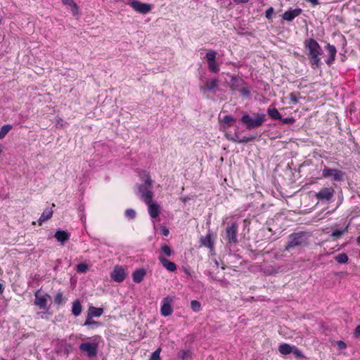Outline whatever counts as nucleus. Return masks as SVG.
<instances>
[{"mask_svg":"<svg viewBox=\"0 0 360 360\" xmlns=\"http://www.w3.org/2000/svg\"><path fill=\"white\" fill-rule=\"evenodd\" d=\"M274 8L271 6L266 9V11H265V16L268 20L272 19V15L274 13Z\"/></svg>","mask_w":360,"mask_h":360,"instance_id":"44","label":"nucleus"},{"mask_svg":"<svg viewBox=\"0 0 360 360\" xmlns=\"http://www.w3.org/2000/svg\"><path fill=\"white\" fill-rule=\"evenodd\" d=\"M348 231V226H347L345 228H344L343 229H337V230H335L334 231L332 232L331 233V236L335 239V240H337L340 238H341V236L346 232H347Z\"/></svg>","mask_w":360,"mask_h":360,"instance_id":"29","label":"nucleus"},{"mask_svg":"<svg viewBox=\"0 0 360 360\" xmlns=\"http://www.w3.org/2000/svg\"><path fill=\"white\" fill-rule=\"evenodd\" d=\"M135 11L146 14L152 10V5L146 3H143L139 0H130L128 4Z\"/></svg>","mask_w":360,"mask_h":360,"instance_id":"7","label":"nucleus"},{"mask_svg":"<svg viewBox=\"0 0 360 360\" xmlns=\"http://www.w3.org/2000/svg\"><path fill=\"white\" fill-rule=\"evenodd\" d=\"M53 215V210L51 208H46L44 210L43 213L41 214V217L39 219V224L41 225L43 222L47 221L48 219H51Z\"/></svg>","mask_w":360,"mask_h":360,"instance_id":"23","label":"nucleus"},{"mask_svg":"<svg viewBox=\"0 0 360 360\" xmlns=\"http://www.w3.org/2000/svg\"><path fill=\"white\" fill-rule=\"evenodd\" d=\"M200 244L208 248L211 251L214 250V241L210 233H207L205 237L200 238Z\"/></svg>","mask_w":360,"mask_h":360,"instance_id":"19","label":"nucleus"},{"mask_svg":"<svg viewBox=\"0 0 360 360\" xmlns=\"http://www.w3.org/2000/svg\"><path fill=\"white\" fill-rule=\"evenodd\" d=\"M293 346H290L287 343H283L279 345L278 351L281 354L287 355L290 354L292 352Z\"/></svg>","mask_w":360,"mask_h":360,"instance_id":"27","label":"nucleus"},{"mask_svg":"<svg viewBox=\"0 0 360 360\" xmlns=\"http://www.w3.org/2000/svg\"><path fill=\"white\" fill-rule=\"evenodd\" d=\"M146 275V271L144 269H136L132 274L133 281L136 283H139L143 280Z\"/></svg>","mask_w":360,"mask_h":360,"instance_id":"18","label":"nucleus"},{"mask_svg":"<svg viewBox=\"0 0 360 360\" xmlns=\"http://www.w3.org/2000/svg\"><path fill=\"white\" fill-rule=\"evenodd\" d=\"M334 193L335 191L333 188H323L316 194V197L319 200L328 201L333 198Z\"/></svg>","mask_w":360,"mask_h":360,"instance_id":"14","label":"nucleus"},{"mask_svg":"<svg viewBox=\"0 0 360 360\" xmlns=\"http://www.w3.org/2000/svg\"><path fill=\"white\" fill-rule=\"evenodd\" d=\"M191 307L193 311L198 312L200 310L201 304L197 300H192L191 302Z\"/></svg>","mask_w":360,"mask_h":360,"instance_id":"37","label":"nucleus"},{"mask_svg":"<svg viewBox=\"0 0 360 360\" xmlns=\"http://www.w3.org/2000/svg\"><path fill=\"white\" fill-rule=\"evenodd\" d=\"M356 242H357V244L358 245H360V236H358L357 239H356Z\"/></svg>","mask_w":360,"mask_h":360,"instance_id":"54","label":"nucleus"},{"mask_svg":"<svg viewBox=\"0 0 360 360\" xmlns=\"http://www.w3.org/2000/svg\"><path fill=\"white\" fill-rule=\"evenodd\" d=\"M92 342H82L79 345V348L81 352L86 353L88 357L94 358L97 355L98 349V342L101 337L98 335L94 336L90 338Z\"/></svg>","mask_w":360,"mask_h":360,"instance_id":"3","label":"nucleus"},{"mask_svg":"<svg viewBox=\"0 0 360 360\" xmlns=\"http://www.w3.org/2000/svg\"><path fill=\"white\" fill-rule=\"evenodd\" d=\"M139 177H140L141 181H144V184L143 185L146 184L149 187H152L153 180L150 178L149 172H148L146 170H142L139 173Z\"/></svg>","mask_w":360,"mask_h":360,"instance_id":"22","label":"nucleus"},{"mask_svg":"<svg viewBox=\"0 0 360 360\" xmlns=\"http://www.w3.org/2000/svg\"><path fill=\"white\" fill-rule=\"evenodd\" d=\"M337 345L340 349H345L347 347V345L343 341H338Z\"/></svg>","mask_w":360,"mask_h":360,"instance_id":"46","label":"nucleus"},{"mask_svg":"<svg viewBox=\"0 0 360 360\" xmlns=\"http://www.w3.org/2000/svg\"><path fill=\"white\" fill-rule=\"evenodd\" d=\"M302 13V10L300 8H290L288 11H286L282 15V18L288 22L292 21L296 17L301 15Z\"/></svg>","mask_w":360,"mask_h":360,"instance_id":"15","label":"nucleus"},{"mask_svg":"<svg viewBox=\"0 0 360 360\" xmlns=\"http://www.w3.org/2000/svg\"><path fill=\"white\" fill-rule=\"evenodd\" d=\"M12 127L11 124H5L2 126L0 129V139H4L10 130H11Z\"/></svg>","mask_w":360,"mask_h":360,"instance_id":"30","label":"nucleus"},{"mask_svg":"<svg viewBox=\"0 0 360 360\" xmlns=\"http://www.w3.org/2000/svg\"><path fill=\"white\" fill-rule=\"evenodd\" d=\"M82 307L79 300H76L72 302V313L74 316H78L82 312Z\"/></svg>","mask_w":360,"mask_h":360,"instance_id":"24","label":"nucleus"},{"mask_svg":"<svg viewBox=\"0 0 360 360\" xmlns=\"http://www.w3.org/2000/svg\"><path fill=\"white\" fill-rule=\"evenodd\" d=\"M222 122L226 124L229 127H231L234 125L236 119L231 115H226L223 117Z\"/></svg>","mask_w":360,"mask_h":360,"instance_id":"35","label":"nucleus"},{"mask_svg":"<svg viewBox=\"0 0 360 360\" xmlns=\"http://www.w3.org/2000/svg\"><path fill=\"white\" fill-rule=\"evenodd\" d=\"M127 273L122 266H116L110 274L111 278L117 283H122L126 278Z\"/></svg>","mask_w":360,"mask_h":360,"instance_id":"11","label":"nucleus"},{"mask_svg":"<svg viewBox=\"0 0 360 360\" xmlns=\"http://www.w3.org/2000/svg\"><path fill=\"white\" fill-rule=\"evenodd\" d=\"M343 172L337 169H330L324 166L322 172L323 177L328 178L330 176L333 177L334 181H341L343 178Z\"/></svg>","mask_w":360,"mask_h":360,"instance_id":"9","label":"nucleus"},{"mask_svg":"<svg viewBox=\"0 0 360 360\" xmlns=\"http://www.w3.org/2000/svg\"><path fill=\"white\" fill-rule=\"evenodd\" d=\"M64 301V297L61 292H58L54 299V302L56 304H60Z\"/></svg>","mask_w":360,"mask_h":360,"instance_id":"39","label":"nucleus"},{"mask_svg":"<svg viewBox=\"0 0 360 360\" xmlns=\"http://www.w3.org/2000/svg\"><path fill=\"white\" fill-rule=\"evenodd\" d=\"M231 84L233 88H239L238 90H247L246 87L243 86V79L240 77L233 76L231 77Z\"/></svg>","mask_w":360,"mask_h":360,"instance_id":"20","label":"nucleus"},{"mask_svg":"<svg viewBox=\"0 0 360 360\" xmlns=\"http://www.w3.org/2000/svg\"><path fill=\"white\" fill-rule=\"evenodd\" d=\"M218 81L217 79H212L207 83L209 90L214 89L217 86Z\"/></svg>","mask_w":360,"mask_h":360,"instance_id":"42","label":"nucleus"},{"mask_svg":"<svg viewBox=\"0 0 360 360\" xmlns=\"http://www.w3.org/2000/svg\"><path fill=\"white\" fill-rule=\"evenodd\" d=\"M304 47L307 51V56L312 69L321 68V56L323 51L319 43L312 38L307 39L304 41Z\"/></svg>","mask_w":360,"mask_h":360,"instance_id":"1","label":"nucleus"},{"mask_svg":"<svg viewBox=\"0 0 360 360\" xmlns=\"http://www.w3.org/2000/svg\"><path fill=\"white\" fill-rule=\"evenodd\" d=\"M226 138L229 140V139L233 138L231 136L226 135Z\"/></svg>","mask_w":360,"mask_h":360,"instance_id":"56","label":"nucleus"},{"mask_svg":"<svg viewBox=\"0 0 360 360\" xmlns=\"http://www.w3.org/2000/svg\"><path fill=\"white\" fill-rule=\"evenodd\" d=\"M325 49L328 55L325 62L328 66H330L335 60L337 49L334 45L330 44H326V46H325Z\"/></svg>","mask_w":360,"mask_h":360,"instance_id":"13","label":"nucleus"},{"mask_svg":"<svg viewBox=\"0 0 360 360\" xmlns=\"http://www.w3.org/2000/svg\"><path fill=\"white\" fill-rule=\"evenodd\" d=\"M240 139H241L239 138L238 136H236V138L229 139V140H231L233 142H236V143H238L236 141H240Z\"/></svg>","mask_w":360,"mask_h":360,"instance_id":"50","label":"nucleus"},{"mask_svg":"<svg viewBox=\"0 0 360 360\" xmlns=\"http://www.w3.org/2000/svg\"><path fill=\"white\" fill-rule=\"evenodd\" d=\"M291 353H293V354L297 358H304V357L302 352L295 346H293L292 352Z\"/></svg>","mask_w":360,"mask_h":360,"instance_id":"40","label":"nucleus"},{"mask_svg":"<svg viewBox=\"0 0 360 360\" xmlns=\"http://www.w3.org/2000/svg\"><path fill=\"white\" fill-rule=\"evenodd\" d=\"M174 301V298L170 296L165 297L162 300V304L161 306L160 312L163 316H168L173 312L172 307V303Z\"/></svg>","mask_w":360,"mask_h":360,"instance_id":"10","label":"nucleus"},{"mask_svg":"<svg viewBox=\"0 0 360 360\" xmlns=\"http://www.w3.org/2000/svg\"><path fill=\"white\" fill-rule=\"evenodd\" d=\"M84 326H92L98 327V326H101V323L98 322V321H96L93 320L91 317H89L87 316V319H86V321L84 322Z\"/></svg>","mask_w":360,"mask_h":360,"instance_id":"33","label":"nucleus"},{"mask_svg":"<svg viewBox=\"0 0 360 360\" xmlns=\"http://www.w3.org/2000/svg\"><path fill=\"white\" fill-rule=\"evenodd\" d=\"M243 95L244 96H248V93H249V91H243Z\"/></svg>","mask_w":360,"mask_h":360,"instance_id":"55","label":"nucleus"},{"mask_svg":"<svg viewBox=\"0 0 360 360\" xmlns=\"http://www.w3.org/2000/svg\"><path fill=\"white\" fill-rule=\"evenodd\" d=\"M335 260L339 264H346L348 262V256L346 253H341L335 257Z\"/></svg>","mask_w":360,"mask_h":360,"instance_id":"31","label":"nucleus"},{"mask_svg":"<svg viewBox=\"0 0 360 360\" xmlns=\"http://www.w3.org/2000/svg\"><path fill=\"white\" fill-rule=\"evenodd\" d=\"M217 51L214 50H210L205 56L208 69L211 72L217 73L219 71V65L216 61Z\"/></svg>","mask_w":360,"mask_h":360,"instance_id":"6","label":"nucleus"},{"mask_svg":"<svg viewBox=\"0 0 360 360\" xmlns=\"http://www.w3.org/2000/svg\"><path fill=\"white\" fill-rule=\"evenodd\" d=\"M266 115L264 114H258L255 117H250L249 115H243L240 122L245 125L246 129L251 130L259 127L265 121Z\"/></svg>","mask_w":360,"mask_h":360,"instance_id":"4","label":"nucleus"},{"mask_svg":"<svg viewBox=\"0 0 360 360\" xmlns=\"http://www.w3.org/2000/svg\"><path fill=\"white\" fill-rule=\"evenodd\" d=\"M70 233H68L67 231L58 230L55 233L54 237L56 239L62 243H65V241L68 240L70 238Z\"/></svg>","mask_w":360,"mask_h":360,"instance_id":"21","label":"nucleus"},{"mask_svg":"<svg viewBox=\"0 0 360 360\" xmlns=\"http://www.w3.org/2000/svg\"><path fill=\"white\" fill-rule=\"evenodd\" d=\"M239 3H248L249 0H237Z\"/></svg>","mask_w":360,"mask_h":360,"instance_id":"52","label":"nucleus"},{"mask_svg":"<svg viewBox=\"0 0 360 360\" xmlns=\"http://www.w3.org/2000/svg\"><path fill=\"white\" fill-rule=\"evenodd\" d=\"M159 261L162 264V265L169 271L174 272L176 270V265L174 262H171L162 256H159Z\"/></svg>","mask_w":360,"mask_h":360,"instance_id":"17","label":"nucleus"},{"mask_svg":"<svg viewBox=\"0 0 360 360\" xmlns=\"http://www.w3.org/2000/svg\"><path fill=\"white\" fill-rule=\"evenodd\" d=\"M161 252L167 257H170L172 255V250L167 245H163L161 246Z\"/></svg>","mask_w":360,"mask_h":360,"instance_id":"36","label":"nucleus"},{"mask_svg":"<svg viewBox=\"0 0 360 360\" xmlns=\"http://www.w3.org/2000/svg\"><path fill=\"white\" fill-rule=\"evenodd\" d=\"M34 304L38 306L41 309L47 310V300L49 298V295L46 294L41 296L39 295V290H37L34 293Z\"/></svg>","mask_w":360,"mask_h":360,"instance_id":"12","label":"nucleus"},{"mask_svg":"<svg viewBox=\"0 0 360 360\" xmlns=\"http://www.w3.org/2000/svg\"><path fill=\"white\" fill-rule=\"evenodd\" d=\"M191 356L190 350H181L178 353V357L181 360H187Z\"/></svg>","mask_w":360,"mask_h":360,"instance_id":"32","label":"nucleus"},{"mask_svg":"<svg viewBox=\"0 0 360 360\" xmlns=\"http://www.w3.org/2000/svg\"><path fill=\"white\" fill-rule=\"evenodd\" d=\"M305 1L311 3L313 6H316L319 4V2L318 0H305Z\"/></svg>","mask_w":360,"mask_h":360,"instance_id":"47","label":"nucleus"},{"mask_svg":"<svg viewBox=\"0 0 360 360\" xmlns=\"http://www.w3.org/2000/svg\"><path fill=\"white\" fill-rule=\"evenodd\" d=\"M103 309L102 308H97L95 307H90L87 316L89 317H98L102 315Z\"/></svg>","mask_w":360,"mask_h":360,"instance_id":"25","label":"nucleus"},{"mask_svg":"<svg viewBox=\"0 0 360 360\" xmlns=\"http://www.w3.org/2000/svg\"><path fill=\"white\" fill-rule=\"evenodd\" d=\"M290 103L296 104L299 102V100L302 98L298 93L292 92L289 95Z\"/></svg>","mask_w":360,"mask_h":360,"instance_id":"34","label":"nucleus"},{"mask_svg":"<svg viewBox=\"0 0 360 360\" xmlns=\"http://www.w3.org/2000/svg\"><path fill=\"white\" fill-rule=\"evenodd\" d=\"M255 139V137L252 136V137H246V136H244L241 139H240V141H236L238 143H248L249 141H252Z\"/></svg>","mask_w":360,"mask_h":360,"instance_id":"45","label":"nucleus"},{"mask_svg":"<svg viewBox=\"0 0 360 360\" xmlns=\"http://www.w3.org/2000/svg\"><path fill=\"white\" fill-rule=\"evenodd\" d=\"M88 269V266L85 264H79L77 266V271L79 273H85Z\"/></svg>","mask_w":360,"mask_h":360,"instance_id":"41","label":"nucleus"},{"mask_svg":"<svg viewBox=\"0 0 360 360\" xmlns=\"http://www.w3.org/2000/svg\"><path fill=\"white\" fill-rule=\"evenodd\" d=\"M0 360H6V359H4L1 358Z\"/></svg>","mask_w":360,"mask_h":360,"instance_id":"58","label":"nucleus"},{"mask_svg":"<svg viewBox=\"0 0 360 360\" xmlns=\"http://www.w3.org/2000/svg\"><path fill=\"white\" fill-rule=\"evenodd\" d=\"M161 348H158L154 352L152 353L149 360H161L160 358Z\"/></svg>","mask_w":360,"mask_h":360,"instance_id":"38","label":"nucleus"},{"mask_svg":"<svg viewBox=\"0 0 360 360\" xmlns=\"http://www.w3.org/2000/svg\"><path fill=\"white\" fill-rule=\"evenodd\" d=\"M139 194L141 200L144 201L146 204H148L150 201L153 200V193L151 191V187L146 185H139L138 186Z\"/></svg>","mask_w":360,"mask_h":360,"instance_id":"8","label":"nucleus"},{"mask_svg":"<svg viewBox=\"0 0 360 360\" xmlns=\"http://www.w3.org/2000/svg\"><path fill=\"white\" fill-rule=\"evenodd\" d=\"M3 150H2V148L1 146H0V154L2 153Z\"/></svg>","mask_w":360,"mask_h":360,"instance_id":"57","label":"nucleus"},{"mask_svg":"<svg viewBox=\"0 0 360 360\" xmlns=\"http://www.w3.org/2000/svg\"><path fill=\"white\" fill-rule=\"evenodd\" d=\"M310 235L308 233L300 231L291 233L288 236L287 245L285 250L290 251L291 249L297 247H304L309 244Z\"/></svg>","mask_w":360,"mask_h":360,"instance_id":"2","label":"nucleus"},{"mask_svg":"<svg viewBox=\"0 0 360 360\" xmlns=\"http://www.w3.org/2000/svg\"><path fill=\"white\" fill-rule=\"evenodd\" d=\"M355 335L356 337L360 335V325L357 326L355 329Z\"/></svg>","mask_w":360,"mask_h":360,"instance_id":"48","label":"nucleus"},{"mask_svg":"<svg viewBox=\"0 0 360 360\" xmlns=\"http://www.w3.org/2000/svg\"><path fill=\"white\" fill-rule=\"evenodd\" d=\"M162 233L165 236H167L169 234V230L167 229H166V228H164L162 229Z\"/></svg>","mask_w":360,"mask_h":360,"instance_id":"51","label":"nucleus"},{"mask_svg":"<svg viewBox=\"0 0 360 360\" xmlns=\"http://www.w3.org/2000/svg\"><path fill=\"white\" fill-rule=\"evenodd\" d=\"M64 5L69 6L74 15L78 13L79 7L73 0H61Z\"/></svg>","mask_w":360,"mask_h":360,"instance_id":"26","label":"nucleus"},{"mask_svg":"<svg viewBox=\"0 0 360 360\" xmlns=\"http://www.w3.org/2000/svg\"><path fill=\"white\" fill-rule=\"evenodd\" d=\"M148 207V211L151 218L155 219L158 217L160 214V207L158 204L153 202V200L146 204Z\"/></svg>","mask_w":360,"mask_h":360,"instance_id":"16","label":"nucleus"},{"mask_svg":"<svg viewBox=\"0 0 360 360\" xmlns=\"http://www.w3.org/2000/svg\"><path fill=\"white\" fill-rule=\"evenodd\" d=\"M3 285L1 283H0V293H1L3 292Z\"/></svg>","mask_w":360,"mask_h":360,"instance_id":"53","label":"nucleus"},{"mask_svg":"<svg viewBox=\"0 0 360 360\" xmlns=\"http://www.w3.org/2000/svg\"><path fill=\"white\" fill-rule=\"evenodd\" d=\"M125 216L129 219H134L136 217V212L132 209H127L125 211Z\"/></svg>","mask_w":360,"mask_h":360,"instance_id":"43","label":"nucleus"},{"mask_svg":"<svg viewBox=\"0 0 360 360\" xmlns=\"http://www.w3.org/2000/svg\"><path fill=\"white\" fill-rule=\"evenodd\" d=\"M226 240L229 244H236L238 243V224L233 221L226 228Z\"/></svg>","mask_w":360,"mask_h":360,"instance_id":"5","label":"nucleus"},{"mask_svg":"<svg viewBox=\"0 0 360 360\" xmlns=\"http://www.w3.org/2000/svg\"><path fill=\"white\" fill-rule=\"evenodd\" d=\"M268 115L274 120H281V116L277 109L275 108H270L267 110Z\"/></svg>","mask_w":360,"mask_h":360,"instance_id":"28","label":"nucleus"},{"mask_svg":"<svg viewBox=\"0 0 360 360\" xmlns=\"http://www.w3.org/2000/svg\"><path fill=\"white\" fill-rule=\"evenodd\" d=\"M293 121V119L292 118H285L283 120V122L284 123H290Z\"/></svg>","mask_w":360,"mask_h":360,"instance_id":"49","label":"nucleus"}]
</instances>
